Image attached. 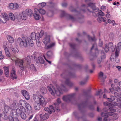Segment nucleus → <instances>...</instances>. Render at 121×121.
Returning a JSON list of instances; mask_svg holds the SVG:
<instances>
[{
    "mask_svg": "<svg viewBox=\"0 0 121 121\" xmlns=\"http://www.w3.org/2000/svg\"><path fill=\"white\" fill-rule=\"evenodd\" d=\"M33 98L35 102L34 104V106L36 110H38L40 109V105L43 107L45 106L46 102L44 97L41 95L38 96L36 94H34Z\"/></svg>",
    "mask_w": 121,
    "mask_h": 121,
    "instance_id": "1",
    "label": "nucleus"
},
{
    "mask_svg": "<svg viewBox=\"0 0 121 121\" xmlns=\"http://www.w3.org/2000/svg\"><path fill=\"white\" fill-rule=\"evenodd\" d=\"M29 39V38L27 37H22V39L18 38L17 39V44L20 47H26L30 45V42H31V39L30 40Z\"/></svg>",
    "mask_w": 121,
    "mask_h": 121,
    "instance_id": "2",
    "label": "nucleus"
},
{
    "mask_svg": "<svg viewBox=\"0 0 121 121\" xmlns=\"http://www.w3.org/2000/svg\"><path fill=\"white\" fill-rule=\"evenodd\" d=\"M47 87L49 91L53 95L56 94L58 96H60L61 93V91L55 88L52 84H50Z\"/></svg>",
    "mask_w": 121,
    "mask_h": 121,
    "instance_id": "3",
    "label": "nucleus"
},
{
    "mask_svg": "<svg viewBox=\"0 0 121 121\" xmlns=\"http://www.w3.org/2000/svg\"><path fill=\"white\" fill-rule=\"evenodd\" d=\"M71 74H70L69 76L66 75L64 73H63L61 74L62 77L65 78V83L66 84L69 86L71 87L73 85V84L69 80L70 77H71Z\"/></svg>",
    "mask_w": 121,
    "mask_h": 121,
    "instance_id": "4",
    "label": "nucleus"
},
{
    "mask_svg": "<svg viewBox=\"0 0 121 121\" xmlns=\"http://www.w3.org/2000/svg\"><path fill=\"white\" fill-rule=\"evenodd\" d=\"M15 65H18L20 69L23 71L24 70V68L23 65V63H24V59L17 58L15 60Z\"/></svg>",
    "mask_w": 121,
    "mask_h": 121,
    "instance_id": "5",
    "label": "nucleus"
},
{
    "mask_svg": "<svg viewBox=\"0 0 121 121\" xmlns=\"http://www.w3.org/2000/svg\"><path fill=\"white\" fill-rule=\"evenodd\" d=\"M109 108L110 112H102L101 113V116L102 117H108L110 115H112L113 112H116V110L113 107H110Z\"/></svg>",
    "mask_w": 121,
    "mask_h": 121,
    "instance_id": "6",
    "label": "nucleus"
},
{
    "mask_svg": "<svg viewBox=\"0 0 121 121\" xmlns=\"http://www.w3.org/2000/svg\"><path fill=\"white\" fill-rule=\"evenodd\" d=\"M75 95V94L73 93L64 96L63 98V99L65 101L69 102L71 100L74 98Z\"/></svg>",
    "mask_w": 121,
    "mask_h": 121,
    "instance_id": "7",
    "label": "nucleus"
},
{
    "mask_svg": "<svg viewBox=\"0 0 121 121\" xmlns=\"http://www.w3.org/2000/svg\"><path fill=\"white\" fill-rule=\"evenodd\" d=\"M9 19L8 15L6 14H4V15H0V24L1 23H5Z\"/></svg>",
    "mask_w": 121,
    "mask_h": 121,
    "instance_id": "8",
    "label": "nucleus"
},
{
    "mask_svg": "<svg viewBox=\"0 0 121 121\" xmlns=\"http://www.w3.org/2000/svg\"><path fill=\"white\" fill-rule=\"evenodd\" d=\"M26 109L22 106H21L19 108L16 109V112L17 115H20L22 113L26 112Z\"/></svg>",
    "mask_w": 121,
    "mask_h": 121,
    "instance_id": "9",
    "label": "nucleus"
},
{
    "mask_svg": "<svg viewBox=\"0 0 121 121\" xmlns=\"http://www.w3.org/2000/svg\"><path fill=\"white\" fill-rule=\"evenodd\" d=\"M44 109L45 111L48 112L50 114H51L52 112H54L55 110L54 107L52 105H50L49 108H44Z\"/></svg>",
    "mask_w": 121,
    "mask_h": 121,
    "instance_id": "10",
    "label": "nucleus"
},
{
    "mask_svg": "<svg viewBox=\"0 0 121 121\" xmlns=\"http://www.w3.org/2000/svg\"><path fill=\"white\" fill-rule=\"evenodd\" d=\"M22 95L26 100H28L30 99V95L27 91L24 90L22 91Z\"/></svg>",
    "mask_w": 121,
    "mask_h": 121,
    "instance_id": "11",
    "label": "nucleus"
},
{
    "mask_svg": "<svg viewBox=\"0 0 121 121\" xmlns=\"http://www.w3.org/2000/svg\"><path fill=\"white\" fill-rule=\"evenodd\" d=\"M57 103H55L54 104L55 106V108L56 111H59L60 109L59 108V104H60L61 102L60 99V98H58L56 100Z\"/></svg>",
    "mask_w": 121,
    "mask_h": 121,
    "instance_id": "12",
    "label": "nucleus"
},
{
    "mask_svg": "<svg viewBox=\"0 0 121 121\" xmlns=\"http://www.w3.org/2000/svg\"><path fill=\"white\" fill-rule=\"evenodd\" d=\"M10 76L11 78L14 80L17 78V76L16 74V72L14 69H13L11 73Z\"/></svg>",
    "mask_w": 121,
    "mask_h": 121,
    "instance_id": "13",
    "label": "nucleus"
},
{
    "mask_svg": "<svg viewBox=\"0 0 121 121\" xmlns=\"http://www.w3.org/2000/svg\"><path fill=\"white\" fill-rule=\"evenodd\" d=\"M33 16L34 19L36 20H39L41 18L40 16L38 14V13L36 11H35Z\"/></svg>",
    "mask_w": 121,
    "mask_h": 121,
    "instance_id": "14",
    "label": "nucleus"
},
{
    "mask_svg": "<svg viewBox=\"0 0 121 121\" xmlns=\"http://www.w3.org/2000/svg\"><path fill=\"white\" fill-rule=\"evenodd\" d=\"M43 42L46 45L49 43L50 41V38L48 36L45 37L43 40Z\"/></svg>",
    "mask_w": 121,
    "mask_h": 121,
    "instance_id": "15",
    "label": "nucleus"
},
{
    "mask_svg": "<svg viewBox=\"0 0 121 121\" xmlns=\"http://www.w3.org/2000/svg\"><path fill=\"white\" fill-rule=\"evenodd\" d=\"M40 118L41 119V121H43L44 120H45L48 118V114L45 113V114L42 116V114L40 115Z\"/></svg>",
    "mask_w": 121,
    "mask_h": 121,
    "instance_id": "16",
    "label": "nucleus"
},
{
    "mask_svg": "<svg viewBox=\"0 0 121 121\" xmlns=\"http://www.w3.org/2000/svg\"><path fill=\"white\" fill-rule=\"evenodd\" d=\"M40 91L41 94H45L47 93V90L45 87H42L40 89Z\"/></svg>",
    "mask_w": 121,
    "mask_h": 121,
    "instance_id": "17",
    "label": "nucleus"
},
{
    "mask_svg": "<svg viewBox=\"0 0 121 121\" xmlns=\"http://www.w3.org/2000/svg\"><path fill=\"white\" fill-rule=\"evenodd\" d=\"M108 46L109 47V49L112 52L114 51L115 48H114L113 45V43L112 42H110L108 44Z\"/></svg>",
    "mask_w": 121,
    "mask_h": 121,
    "instance_id": "18",
    "label": "nucleus"
},
{
    "mask_svg": "<svg viewBox=\"0 0 121 121\" xmlns=\"http://www.w3.org/2000/svg\"><path fill=\"white\" fill-rule=\"evenodd\" d=\"M4 111L6 113H7L8 112H10L11 111L10 107L7 105H5L4 107Z\"/></svg>",
    "mask_w": 121,
    "mask_h": 121,
    "instance_id": "19",
    "label": "nucleus"
},
{
    "mask_svg": "<svg viewBox=\"0 0 121 121\" xmlns=\"http://www.w3.org/2000/svg\"><path fill=\"white\" fill-rule=\"evenodd\" d=\"M3 47L7 56L9 57L10 55L9 51L6 47L5 45H3Z\"/></svg>",
    "mask_w": 121,
    "mask_h": 121,
    "instance_id": "20",
    "label": "nucleus"
},
{
    "mask_svg": "<svg viewBox=\"0 0 121 121\" xmlns=\"http://www.w3.org/2000/svg\"><path fill=\"white\" fill-rule=\"evenodd\" d=\"M25 12L26 14L29 16H31L32 15V11L30 9H26Z\"/></svg>",
    "mask_w": 121,
    "mask_h": 121,
    "instance_id": "21",
    "label": "nucleus"
},
{
    "mask_svg": "<svg viewBox=\"0 0 121 121\" xmlns=\"http://www.w3.org/2000/svg\"><path fill=\"white\" fill-rule=\"evenodd\" d=\"M117 101L118 102V103H114V105L115 106H117L118 107L121 108V98L117 99Z\"/></svg>",
    "mask_w": 121,
    "mask_h": 121,
    "instance_id": "22",
    "label": "nucleus"
},
{
    "mask_svg": "<svg viewBox=\"0 0 121 121\" xmlns=\"http://www.w3.org/2000/svg\"><path fill=\"white\" fill-rule=\"evenodd\" d=\"M117 114H113L112 115H110V117H109V121H114V118L113 117H114L115 116H116V117L114 118L115 120L117 119L118 117L117 116Z\"/></svg>",
    "mask_w": 121,
    "mask_h": 121,
    "instance_id": "23",
    "label": "nucleus"
},
{
    "mask_svg": "<svg viewBox=\"0 0 121 121\" xmlns=\"http://www.w3.org/2000/svg\"><path fill=\"white\" fill-rule=\"evenodd\" d=\"M26 14L25 11H23L20 15L21 18L23 20H26Z\"/></svg>",
    "mask_w": 121,
    "mask_h": 121,
    "instance_id": "24",
    "label": "nucleus"
},
{
    "mask_svg": "<svg viewBox=\"0 0 121 121\" xmlns=\"http://www.w3.org/2000/svg\"><path fill=\"white\" fill-rule=\"evenodd\" d=\"M88 7L91 8L93 10H95V6L94 4L90 3L88 4Z\"/></svg>",
    "mask_w": 121,
    "mask_h": 121,
    "instance_id": "25",
    "label": "nucleus"
},
{
    "mask_svg": "<svg viewBox=\"0 0 121 121\" xmlns=\"http://www.w3.org/2000/svg\"><path fill=\"white\" fill-rule=\"evenodd\" d=\"M10 48L13 52L14 53L18 52H19L18 49L17 48H14L11 44L10 45Z\"/></svg>",
    "mask_w": 121,
    "mask_h": 121,
    "instance_id": "26",
    "label": "nucleus"
},
{
    "mask_svg": "<svg viewBox=\"0 0 121 121\" xmlns=\"http://www.w3.org/2000/svg\"><path fill=\"white\" fill-rule=\"evenodd\" d=\"M8 40L9 42L11 43H13L14 42V39L10 35H8L7 37Z\"/></svg>",
    "mask_w": 121,
    "mask_h": 121,
    "instance_id": "27",
    "label": "nucleus"
},
{
    "mask_svg": "<svg viewBox=\"0 0 121 121\" xmlns=\"http://www.w3.org/2000/svg\"><path fill=\"white\" fill-rule=\"evenodd\" d=\"M36 35L35 32H32L31 34L30 37L32 40H35L36 39Z\"/></svg>",
    "mask_w": 121,
    "mask_h": 121,
    "instance_id": "28",
    "label": "nucleus"
},
{
    "mask_svg": "<svg viewBox=\"0 0 121 121\" xmlns=\"http://www.w3.org/2000/svg\"><path fill=\"white\" fill-rule=\"evenodd\" d=\"M10 107L11 110L15 109L17 107L16 103L15 102H13V103L10 105Z\"/></svg>",
    "mask_w": 121,
    "mask_h": 121,
    "instance_id": "29",
    "label": "nucleus"
},
{
    "mask_svg": "<svg viewBox=\"0 0 121 121\" xmlns=\"http://www.w3.org/2000/svg\"><path fill=\"white\" fill-rule=\"evenodd\" d=\"M3 68L4 70V73L6 77L8 76L9 73V69L8 67H4Z\"/></svg>",
    "mask_w": 121,
    "mask_h": 121,
    "instance_id": "30",
    "label": "nucleus"
},
{
    "mask_svg": "<svg viewBox=\"0 0 121 121\" xmlns=\"http://www.w3.org/2000/svg\"><path fill=\"white\" fill-rule=\"evenodd\" d=\"M38 60L40 64H43L44 62V60L43 57L41 56H39L38 58Z\"/></svg>",
    "mask_w": 121,
    "mask_h": 121,
    "instance_id": "31",
    "label": "nucleus"
},
{
    "mask_svg": "<svg viewBox=\"0 0 121 121\" xmlns=\"http://www.w3.org/2000/svg\"><path fill=\"white\" fill-rule=\"evenodd\" d=\"M9 16L10 19L13 21L15 20V17L14 14L12 13H10L9 14Z\"/></svg>",
    "mask_w": 121,
    "mask_h": 121,
    "instance_id": "32",
    "label": "nucleus"
},
{
    "mask_svg": "<svg viewBox=\"0 0 121 121\" xmlns=\"http://www.w3.org/2000/svg\"><path fill=\"white\" fill-rule=\"evenodd\" d=\"M115 98L113 96L111 95L110 96V98H108L107 100L110 102H112V101H114L115 100Z\"/></svg>",
    "mask_w": 121,
    "mask_h": 121,
    "instance_id": "33",
    "label": "nucleus"
},
{
    "mask_svg": "<svg viewBox=\"0 0 121 121\" xmlns=\"http://www.w3.org/2000/svg\"><path fill=\"white\" fill-rule=\"evenodd\" d=\"M25 106L26 109L28 110H30L32 109V108L30 105L27 103L25 105Z\"/></svg>",
    "mask_w": 121,
    "mask_h": 121,
    "instance_id": "34",
    "label": "nucleus"
},
{
    "mask_svg": "<svg viewBox=\"0 0 121 121\" xmlns=\"http://www.w3.org/2000/svg\"><path fill=\"white\" fill-rule=\"evenodd\" d=\"M38 11L41 15H44L46 13L45 11L41 9H40L39 10H38Z\"/></svg>",
    "mask_w": 121,
    "mask_h": 121,
    "instance_id": "35",
    "label": "nucleus"
},
{
    "mask_svg": "<svg viewBox=\"0 0 121 121\" xmlns=\"http://www.w3.org/2000/svg\"><path fill=\"white\" fill-rule=\"evenodd\" d=\"M25 59L27 61V64L29 65L31 62V59L30 56H27L26 57Z\"/></svg>",
    "mask_w": 121,
    "mask_h": 121,
    "instance_id": "36",
    "label": "nucleus"
},
{
    "mask_svg": "<svg viewBox=\"0 0 121 121\" xmlns=\"http://www.w3.org/2000/svg\"><path fill=\"white\" fill-rule=\"evenodd\" d=\"M13 10H15L18 9L19 7V6L16 3H13Z\"/></svg>",
    "mask_w": 121,
    "mask_h": 121,
    "instance_id": "37",
    "label": "nucleus"
},
{
    "mask_svg": "<svg viewBox=\"0 0 121 121\" xmlns=\"http://www.w3.org/2000/svg\"><path fill=\"white\" fill-rule=\"evenodd\" d=\"M88 76H87L86 77L84 81L80 82V84L81 85H83L85 84L87 82V80L88 79Z\"/></svg>",
    "mask_w": 121,
    "mask_h": 121,
    "instance_id": "38",
    "label": "nucleus"
},
{
    "mask_svg": "<svg viewBox=\"0 0 121 121\" xmlns=\"http://www.w3.org/2000/svg\"><path fill=\"white\" fill-rule=\"evenodd\" d=\"M44 33V31L43 30H41L40 33H37V35H39V36H38V37H39L40 38H41L42 36L43 35Z\"/></svg>",
    "mask_w": 121,
    "mask_h": 121,
    "instance_id": "39",
    "label": "nucleus"
},
{
    "mask_svg": "<svg viewBox=\"0 0 121 121\" xmlns=\"http://www.w3.org/2000/svg\"><path fill=\"white\" fill-rule=\"evenodd\" d=\"M26 102L25 100L21 99L19 101V103L20 104L21 106L24 105L26 104Z\"/></svg>",
    "mask_w": 121,
    "mask_h": 121,
    "instance_id": "40",
    "label": "nucleus"
},
{
    "mask_svg": "<svg viewBox=\"0 0 121 121\" xmlns=\"http://www.w3.org/2000/svg\"><path fill=\"white\" fill-rule=\"evenodd\" d=\"M9 120L10 121H18V120L17 118L14 117L13 118L12 117H10Z\"/></svg>",
    "mask_w": 121,
    "mask_h": 121,
    "instance_id": "41",
    "label": "nucleus"
},
{
    "mask_svg": "<svg viewBox=\"0 0 121 121\" xmlns=\"http://www.w3.org/2000/svg\"><path fill=\"white\" fill-rule=\"evenodd\" d=\"M21 117L23 119L25 120L26 119V114L24 112L20 114Z\"/></svg>",
    "mask_w": 121,
    "mask_h": 121,
    "instance_id": "42",
    "label": "nucleus"
},
{
    "mask_svg": "<svg viewBox=\"0 0 121 121\" xmlns=\"http://www.w3.org/2000/svg\"><path fill=\"white\" fill-rule=\"evenodd\" d=\"M121 48V42H119L117 44L116 49H117L119 51H120Z\"/></svg>",
    "mask_w": 121,
    "mask_h": 121,
    "instance_id": "43",
    "label": "nucleus"
},
{
    "mask_svg": "<svg viewBox=\"0 0 121 121\" xmlns=\"http://www.w3.org/2000/svg\"><path fill=\"white\" fill-rule=\"evenodd\" d=\"M87 36L88 40L90 41H95V37L92 38L89 35H87Z\"/></svg>",
    "mask_w": 121,
    "mask_h": 121,
    "instance_id": "44",
    "label": "nucleus"
},
{
    "mask_svg": "<svg viewBox=\"0 0 121 121\" xmlns=\"http://www.w3.org/2000/svg\"><path fill=\"white\" fill-rule=\"evenodd\" d=\"M46 3L44 2H42L39 4L38 6L40 8H42L45 6L46 5Z\"/></svg>",
    "mask_w": 121,
    "mask_h": 121,
    "instance_id": "45",
    "label": "nucleus"
},
{
    "mask_svg": "<svg viewBox=\"0 0 121 121\" xmlns=\"http://www.w3.org/2000/svg\"><path fill=\"white\" fill-rule=\"evenodd\" d=\"M121 93L120 94H118L117 92H115L114 93V95L116 97H119V98L121 99Z\"/></svg>",
    "mask_w": 121,
    "mask_h": 121,
    "instance_id": "46",
    "label": "nucleus"
},
{
    "mask_svg": "<svg viewBox=\"0 0 121 121\" xmlns=\"http://www.w3.org/2000/svg\"><path fill=\"white\" fill-rule=\"evenodd\" d=\"M101 53L102 55L101 59L105 58L106 57V56L103 51H102L101 52Z\"/></svg>",
    "mask_w": 121,
    "mask_h": 121,
    "instance_id": "47",
    "label": "nucleus"
},
{
    "mask_svg": "<svg viewBox=\"0 0 121 121\" xmlns=\"http://www.w3.org/2000/svg\"><path fill=\"white\" fill-rule=\"evenodd\" d=\"M120 51L118 50L117 49H116L115 52V58H117L119 56V53Z\"/></svg>",
    "mask_w": 121,
    "mask_h": 121,
    "instance_id": "48",
    "label": "nucleus"
},
{
    "mask_svg": "<svg viewBox=\"0 0 121 121\" xmlns=\"http://www.w3.org/2000/svg\"><path fill=\"white\" fill-rule=\"evenodd\" d=\"M13 3H10L9 4L8 8L11 10H13Z\"/></svg>",
    "mask_w": 121,
    "mask_h": 121,
    "instance_id": "49",
    "label": "nucleus"
},
{
    "mask_svg": "<svg viewBox=\"0 0 121 121\" xmlns=\"http://www.w3.org/2000/svg\"><path fill=\"white\" fill-rule=\"evenodd\" d=\"M99 15L101 16H104V14L102 12L101 10H100L99 11L98 13V16H99Z\"/></svg>",
    "mask_w": 121,
    "mask_h": 121,
    "instance_id": "50",
    "label": "nucleus"
},
{
    "mask_svg": "<svg viewBox=\"0 0 121 121\" xmlns=\"http://www.w3.org/2000/svg\"><path fill=\"white\" fill-rule=\"evenodd\" d=\"M34 114H30L28 116V118L27 119V121H30L32 118L33 116H34Z\"/></svg>",
    "mask_w": 121,
    "mask_h": 121,
    "instance_id": "51",
    "label": "nucleus"
},
{
    "mask_svg": "<svg viewBox=\"0 0 121 121\" xmlns=\"http://www.w3.org/2000/svg\"><path fill=\"white\" fill-rule=\"evenodd\" d=\"M113 104L112 103V104H111V103H109L107 102H104V105L106 106H109Z\"/></svg>",
    "mask_w": 121,
    "mask_h": 121,
    "instance_id": "52",
    "label": "nucleus"
},
{
    "mask_svg": "<svg viewBox=\"0 0 121 121\" xmlns=\"http://www.w3.org/2000/svg\"><path fill=\"white\" fill-rule=\"evenodd\" d=\"M109 48L107 44H105V48H104L106 52H107L109 50Z\"/></svg>",
    "mask_w": 121,
    "mask_h": 121,
    "instance_id": "53",
    "label": "nucleus"
},
{
    "mask_svg": "<svg viewBox=\"0 0 121 121\" xmlns=\"http://www.w3.org/2000/svg\"><path fill=\"white\" fill-rule=\"evenodd\" d=\"M55 44V43H52L48 45L47 46V48H51L53 47L54 45Z\"/></svg>",
    "mask_w": 121,
    "mask_h": 121,
    "instance_id": "54",
    "label": "nucleus"
},
{
    "mask_svg": "<svg viewBox=\"0 0 121 121\" xmlns=\"http://www.w3.org/2000/svg\"><path fill=\"white\" fill-rule=\"evenodd\" d=\"M47 54L48 57H50L52 55V53L51 51H49L47 52Z\"/></svg>",
    "mask_w": 121,
    "mask_h": 121,
    "instance_id": "55",
    "label": "nucleus"
},
{
    "mask_svg": "<svg viewBox=\"0 0 121 121\" xmlns=\"http://www.w3.org/2000/svg\"><path fill=\"white\" fill-rule=\"evenodd\" d=\"M68 15L69 18L72 21H73L75 19L72 16L69 14H68Z\"/></svg>",
    "mask_w": 121,
    "mask_h": 121,
    "instance_id": "56",
    "label": "nucleus"
},
{
    "mask_svg": "<svg viewBox=\"0 0 121 121\" xmlns=\"http://www.w3.org/2000/svg\"><path fill=\"white\" fill-rule=\"evenodd\" d=\"M61 91H65V87L63 85H61Z\"/></svg>",
    "mask_w": 121,
    "mask_h": 121,
    "instance_id": "57",
    "label": "nucleus"
},
{
    "mask_svg": "<svg viewBox=\"0 0 121 121\" xmlns=\"http://www.w3.org/2000/svg\"><path fill=\"white\" fill-rule=\"evenodd\" d=\"M69 45L73 49L75 48V45L74 44L72 43H69Z\"/></svg>",
    "mask_w": 121,
    "mask_h": 121,
    "instance_id": "58",
    "label": "nucleus"
},
{
    "mask_svg": "<svg viewBox=\"0 0 121 121\" xmlns=\"http://www.w3.org/2000/svg\"><path fill=\"white\" fill-rule=\"evenodd\" d=\"M61 17H62L65 15V13L64 11L63 10H61Z\"/></svg>",
    "mask_w": 121,
    "mask_h": 121,
    "instance_id": "59",
    "label": "nucleus"
},
{
    "mask_svg": "<svg viewBox=\"0 0 121 121\" xmlns=\"http://www.w3.org/2000/svg\"><path fill=\"white\" fill-rule=\"evenodd\" d=\"M103 75V72H101L99 74V78H102Z\"/></svg>",
    "mask_w": 121,
    "mask_h": 121,
    "instance_id": "60",
    "label": "nucleus"
},
{
    "mask_svg": "<svg viewBox=\"0 0 121 121\" xmlns=\"http://www.w3.org/2000/svg\"><path fill=\"white\" fill-rule=\"evenodd\" d=\"M106 13H107L106 14L105 16L106 17V18H109V17H110V15L109 13V12H108V11H107L106 12Z\"/></svg>",
    "mask_w": 121,
    "mask_h": 121,
    "instance_id": "61",
    "label": "nucleus"
},
{
    "mask_svg": "<svg viewBox=\"0 0 121 121\" xmlns=\"http://www.w3.org/2000/svg\"><path fill=\"white\" fill-rule=\"evenodd\" d=\"M102 91V90H99V91L97 92L96 94H95V95L97 96L99 95L100 93Z\"/></svg>",
    "mask_w": 121,
    "mask_h": 121,
    "instance_id": "62",
    "label": "nucleus"
},
{
    "mask_svg": "<svg viewBox=\"0 0 121 121\" xmlns=\"http://www.w3.org/2000/svg\"><path fill=\"white\" fill-rule=\"evenodd\" d=\"M36 44L38 47H40L41 46V43L39 42V40H36Z\"/></svg>",
    "mask_w": 121,
    "mask_h": 121,
    "instance_id": "63",
    "label": "nucleus"
},
{
    "mask_svg": "<svg viewBox=\"0 0 121 121\" xmlns=\"http://www.w3.org/2000/svg\"><path fill=\"white\" fill-rule=\"evenodd\" d=\"M121 89L120 88L119 86H117L116 87V91L118 92L120 91Z\"/></svg>",
    "mask_w": 121,
    "mask_h": 121,
    "instance_id": "64",
    "label": "nucleus"
}]
</instances>
